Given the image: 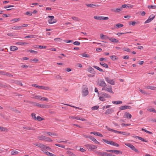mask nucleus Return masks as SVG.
<instances>
[{
	"label": "nucleus",
	"instance_id": "47",
	"mask_svg": "<svg viewBox=\"0 0 156 156\" xmlns=\"http://www.w3.org/2000/svg\"><path fill=\"white\" fill-rule=\"evenodd\" d=\"M29 51H30V53H33L37 54L38 53L37 51L33 50H29Z\"/></svg>",
	"mask_w": 156,
	"mask_h": 156
},
{
	"label": "nucleus",
	"instance_id": "18",
	"mask_svg": "<svg viewBox=\"0 0 156 156\" xmlns=\"http://www.w3.org/2000/svg\"><path fill=\"white\" fill-rule=\"evenodd\" d=\"M13 83L18 85H20L22 86L23 85L22 83L20 81H18L17 80H13Z\"/></svg>",
	"mask_w": 156,
	"mask_h": 156
},
{
	"label": "nucleus",
	"instance_id": "37",
	"mask_svg": "<svg viewBox=\"0 0 156 156\" xmlns=\"http://www.w3.org/2000/svg\"><path fill=\"white\" fill-rule=\"evenodd\" d=\"M123 49L124 51H126L127 52H130V50L129 48H126V47H124L123 48Z\"/></svg>",
	"mask_w": 156,
	"mask_h": 156
},
{
	"label": "nucleus",
	"instance_id": "58",
	"mask_svg": "<svg viewBox=\"0 0 156 156\" xmlns=\"http://www.w3.org/2000/svg\"><path fill=\"white\" fill-rule=\"evenodd\" d=\"M21 67L25 69H27L28 67V66L27 65H24L22 66Z\"/></svg>",
	"mask_w": 156,
	"mask_h": 156
},
{
	"label": "nucleus",
	"instance_id": "25",
	"mask_svg": "<svg viewBox=\"0 0 156 156\" xmlns=\"http://www.w3.org/2000/svg\"><path fill=\"white\" fill-rule=\"evenodd\" d=\"M112 102L115 104H119L122 103V102L121 101H113Z\"/></svg>",
	"mask_w": 156,
	"mask_h": 156
},
{
	"label": "nucleus",
	"instance_id": "40",
	"mask_svg": "<svg viewBox=\"0 0 156 156\" xmlns=\"http://www.w3.org/2000/svg\"><path fill=\"white\" fill-rule=\"evenodd\" d=\"M69 118H71L72 119H75L77 120H79L80 119V117H79L78 116H72V117H69Z\"/></svg>",
	"mask_w": 156,
	"mask_h": 156
},
{
	"label": "nucleus",
	"instance_id": "1",
	"mask_svg": "<svg viewBox=\"0 0 156 156\" xmlns=\"http://www.w3.org/2000/svg\"><path fill=\"white\" fill-rule=\"evenodd\" d=\"M32 86L35 87H37L38 88L42 89L45 90H48L49 89V87H48L40 86H38L37 84H32Z\"/></svg>",
	"mask_w": 156,
	"mask_h": 156
},
{
	"label": "nucleus",
	"instance_id": "35",
	"mask_svg": "<svg viewBox=\"0 0 156 156\" xmlns=\"http://www.w3.org/2000/svg\"><path fill=\"white\" fill-rule=\"evenodd\" d=\"M7 129L5 128V127H3L2 126H0V130H1V131H7Z\"/></svg>",
	"mask_w": 156,
	"mask_h": 156
},
{
	"label": "nucleus",
	"instance_id": "50",
	"mask_svg": "<svg viewBox=\"0 0 156 156\" xmlns=\"http://www.w3.org/2000/svg\"><path fill=\"white\" fill-rule=\"evenodd\" d=\"M39 48L40 49H43V48L45 49L46 48V46L39 45Z\"/></svg>",
	"mask_w": 156,
	"mask_h": 156
},
{
	"label": "nucleus",
	"instance_id": "16",
	"mask_svg": "<svg viewBox=\"0 0 156 156\" xmlns=\"http://www.w3.org/2000/svg\"><path fill=\"white\" fill-rule=\"evenodd\" d=\"M109 40L113 43H118L119 42V41L118 40L113 37H110V38H109Z\"/></svg>",
	"mask_w": 156,
	"mask_h": 156
},
{
	"label": "nucleus",
	"instance_id": "4",
	"mask_svg": "<svg viewBox=\"0 0 156 156\" xmlns=\"http://www.w3.org/2000/svg\"><path fill=\"white\" fill-rule=\"evenodd\" d=\"M105 79L107 82L110 84L114 85L115 84V82L113 80H111L108 77H106Z\"/></svg>",
	"mask_w": 156,
	"mask_h": 156
},
{
	"label": "nucleus",
	"instance_id": "34",
	"mask_svg": "<svg viewBox=\"0 0 156 156\" xmlns=\"http://www.w3.org/2000/svg\"><path fill=\"white\" fill-rule=\"evenodd\" d=\"M35 35H30L25 37V38H33L35 37Z\"/></svg>",
	"mask_w": 156,
	"mask_h": 156
},
{
	"label": "nucleus",
	"instance_id": "14",
	"mask_svg": "<svg viewBox=\"0 0 156 156\" xmlns=\"http://www.w3.org/2000/svg\"><path fill=\"white\" fill-rule=\"evenodd\" d=\"M90 134H93L94 135L96 136H103L100 133L96 132H92L90 133Z\"/></svg>",
	"mask_w": 156,
	"mask_h": 156
},
{
	"label": "nucleus",
	"instance_id": "20",
	"mask_svg": "<svg viewBox=\"0 0 156 156\" xmlns=\"http://www.w3.org/2000/svg\"><path fill=\"white\" fill-rule=\"evenodd\" d=\"M139 22H135V21H132L131 22H129V25H132L134 26L136 24H138Z\"/></svg>",
	"mask_w": 156,
	"mask_h": 156
},
{
	"label": "nucleus",
	"instance_id": "2",
	"mask_svg": "<svg viewBox=\"0 0 156 156\" xmlns=\"http://www.w3.org/2000/svg\"><path fill=\"white\" fill-rule=\"evenodd\" d=\"M48 17L50 18V19L48 20V22L49 23L52 24L56 22V20L54 19V16H48Z\"/></svg>",
	"mask_w": 156,
	"mask_h": 156
},
{
	"label": "nucleus",
	"instance_id": "27",
	"mask_svg": "<svg viewBox=\"0 0 156 156\" xmlns=\"http://www.w3.org/2000/svg\"><path fill=\"white\" fill-rule=\"evenodd\" d=\"M110 58L112 60H116L118 59V58H117V57L115 55H112L110 56Z\"/></svg>",
	"mask_w": 156,
	"mask_h": 156
},
{
	"label": "nucleus",
	"instance_id": "32",
	"mask_svg": "<svg viewBox=\"0 0 156 156\" xmlns=\"http://www.w3.org/2000/svg\"><path fill=\"white\" fill-rule=\"evenodd\" d=\"M147 7L149 9H155L156 8V5H149Z\"/></svg>",
	"mask_w": 156,
	"mask_h": 156
},
{
	"label": "nucleus",
	"instance_id": "48",
	"mask_svg": "<svg viewBox=\"0 0 156 156\" xmlns=\"http://www.w3.org/2000/svg\"><path fill=\"white\" fill-rule=\"evenodd\" d=\"M99 100L102 101H104L105 100V99L104 98V97L102 96L100 97L99 98Z\"/></svg>",
	"mask_w": 156,
	"mask_h": 156
},
{
	"label": "nucleus",
	"instance_id": "6",
	"mask_svg": "<svg viewBox=\"0 0 156 156\" xmlns=\"http://www.w3.org/2000/svg\"><path fill=\"white\" fill-rule=\"evenodd\" d=\"M112 130L114 131H115V133H121L123 135H125L126 136H130V134L129 133L125 132H121V131H119L117 130H115L113 129H112Z\"/></svg>",
	"mask_w": 156,
	"mask_h": 156
},
{
	"label": "nucleus",
	"instance_id": "5",
	"mask_svg": "<svg viewBox=\"0 0 156 156\" xmlns=\"http://www.w3.org/2000/svg\"><path fill=\"white\" fill-rule=\"evenodd\" d=\"M155 17V16L152 15L149 17L148 19L145 21L144 23H149L152 20H153L154 19V18Z\"/></svg>",
	"mask_w": 156,
	"mask_h": 156
},
{
	"label": "nucleus",
	"instance_id": "8",
	"mask_svg": "<svg viewBox=\"0 0 156 156\" xmlns=\"http://www.w3.org/2000/svg\"><path fill=\"white\" fill-rule=\"evenodd\" d=\"M122 10V7H121L120 8H117L116 9L115 8H112L111 9V11L112 12H119L120 11H121Z\"/></svg>",
	"mask_w": 156,
	"mask_h": 156
},
{
	"label": "nucleus",
	"instance_id": "59",
	"mask_svg": "<svg viewBox=\"0 0 156 156\" xmlns=\"http://www.w3.org/2000/svg\"><path fill=\"white\" fill-rule=\"evenodd\" d=\"M123 58L124 59H129V57L128 55H126L123 57Z\"/></svg>",
	"mask_w": 156,
	"mask_h": 156
},
{
	"label": "nucleus",
	"instance_id": "44",
	"mask_svg": "<svg viewBox=\"0 0 156 156\" xmlns=\"http://www.w3.org/2000/svg\"><path fill=\"white\" fill-rule=\"evenodd\" d=\"M20 19L19 18L18 19H14L13 20H11L10 21L11 22L12 21H14V22H17Z\"/></svg>",
	"mask_w": 156,
	"mask_h": 156
},
{
	"label": "nucleus",
	"instance_id": "57",
	"mask_svg": "<svg viewBox=\"0 0 156 156\" xmlns=\"http://www.w3.org/2000/svg\"><path fill=\"white\" fill-rule=\"evenodd\" d=\"M16 44L19 45H22L24 44V43L20 42H17Z\"/></svg>",
	"mask_w": 156,
	"mask_h": 156
},
{
	"label": "nucleus",
	"instance_id": "3",
	"mask_svg": "<svg viewBox=\"0 0 156 156\" xmlns=\"http://www.w3.org/2000/svg\"><path fill=\"white\" fill-rule=\"evenodd\" d=\"M112 86L109 87L108 88L107 87H103L102 90H105L112 94H113L114 92L112 90Z\"/></svg>",
	"mask_w": 156,
	"mask_h": 156
},
{
	"label": "nucleus",
	"instance_id": "15",
	"mask_svg": "<svg viewBox=\"0 0 156 156\" xmlns=\"http://www.w3.org/2000/svg\"><path fill=\"white\" fill-rule=\"evenodd\" d=\"M114 111L112 108H110L107 109L105 112V113L106 114H109L112 113Z\"/></svg>",
	"mask_w": 156,
	"mask_h": 156
},
{
	"label": "nucleus",
	"instance_id": "45",
	"mask_svg": "<svg viewBox=\"0 0 156 156\" xmlns=\"http://www.w3.org/2000/svg\"><path fill=\"white\" fill-rule=\"evenodd\" d=\"M80 44V42L78 41H75L73 43V44L76 45H79Z\"/></svg>",
	"mask_w": 156,
	"mask_h": 156
},
{
	"label": "nucleus",
	"instance_id": "52",
	"mask_svg": "<svg viewBox=\"0 0 156 156\" xmlns=\"http://www.w3.org/2000/svg\"><path fill=\"white\" fill-rule=\"evenodd\" d=\"M121 7H122V9H123V8H129V6L126 5V4H124V5H122Z\"/></svg>",
	"mask_w": 156,
	"mask_h": 156
},
{
	"label": "nucleus",
	"instance_id": "36",
	"mask_svg": "<svg viewBox=\"0 0 156 156\" xmlns=\"http://www.w3.org/2000/svg\"><path fill=\"white\" fill-rule=\"evenodd\" d=\"M23 128L26 129L28 130H33L32 128H31L30 127L27 126H26L23 127Z\"/></svg>",
	"mask_w": 156,
	"mask_h": 156
},
{
	"label": "nucleus",
	"instance_id": "9",
	"mask_svg": "<svg viewBox=\"0 0 156 156\" xmlns=\"http://www.w3.org/2000/svg\"><path fill=\"white\" fill-rule=\"evenodd\" d=\"M124 117L125 118L130 119L131 118L132 115L129 112H126L125 113Z\"/></svg>",
	"mask_w": 156,
	"mask_h": 156
},
{
	"label": "nucleus",
	"instance_id": "42",
	"mask_svg": "<svg viewBox=\"0 0 156 156\" xmlns=\"http://www.w3.org/2000/svg\"><path fill=\"white\" fill-rule=\"evenodd\" d=\"M36 114L35 113H32L31 114V116L32 118L34 119L35 120H36V117L35 116Z\"/></svg>",
	"mask_w": 156,
	"mask_h": 156
},
{
	"label": "nucleus",
	"instance_id": "46",
	"mask_svg": "<svg viewBox=\"0 0 156 156\" xmlns=\"http://www.w3.org/2000/svg\"><path fill=\"white\" fill-rule=\"evenodd\" d=\"M88 7H92L93 6H95L96 5L93 4H88L86 5Z\"/></svg>",
	"mask_w": 156,
	"mask_h": 156
},
{
	"label": "nucleus",
	"instance_id": "21",
	"mask_svg": "<svg viewBox=\"0 0 156 156\" xmlns=\"http://www.w3.org/2000/svg\"><path fill=\"white\" fill-rule=\"evenodd\" d=\"M22 28V27L21 26H14L12 28V29L13 30H19Z\"/></svg>",
	"mask_w": 156,
	"mask_h": 156
},
{
	"label": "nucleus",
	"instance_id": "11",
	"mask_svg": "<svg viewBox=\"0 0 156 156\" xmlns=\"http://www.w3.org/2000/svg\"><path fill=\"white\" fill-rule=\"evenodd\" d=\"M101 95L103 97L105 98H111V96L105 93L104 92H101L100 93Z\"/></svg>",
	"mask_w": 156,
	"mask_h": 156
},
{
	"label": "nucleus",
	"instance_id": "51",
	"mask_svg": "<svg viewBox=\"0 0 156 156\" xmlns=\"http://www.w3.org/2000/svg\"><path fill=\"white\" fill-rule=\"evenodd\" d=\"M62 40L60 38H55L54 39V40L55 41H59V42H60V41Z\"/></svg>",
	"mask_w": 156,
	"mask_h": 156
},
{
	"label": "nucleus",
	"instance_id": "12",
	"mask_svg": "<svg viewBox=\"0 0 156 156\" xmlns=\"http://www.w3.org/2000/svg\"><path fill=\"white\" fill-rule=\"evenodd\" d=\"M87 71L93 74H95V72L94 69L90 66H89V67L87 69Z\"/></svg>",
	"mask_w": 156,
	"mask_h": 156
},
{
	"label": "nucleus",
	"instance_id": "61",
	"mask_svg": "<svg viewBox=\"0 0 156 156\" xmlns=\"http://www.w3.org/2000/svg\"><path fill=\"white\" fill-rule=\"evenodd\" d=\"M110 38V37H109L106 35H105L104 37V39H109V38Z\"/></svg>",
	"mask_w": 156,
	"mask_h": 156
},
{
	"label": "nucleus",
	"instance_id": "41",
	"mask_svg": "<svg viewBox=\"0 0 156 156\" xmlns=\"http://www.w3.org/2000/svg\"><path fill=\"white\" fill-rule=\"evenodd\" d=\"M116 26L118 28L121 27L123 26V25L122 24L120 23H118L116 24Z\"/></svg>",
	"mask_w": 156,
	"mask_h": 156
},
{
	"label": "nucleus",
	"instance_id": "22",
	"mask_svg": "<svg viewBox=\"0 0 156 156\" xmlns=\"http://www.w3.org/2000/svg\"><path fill=\"white\" fill-rule=\"evenodd\" d=\"M48 136H57L58 135L55 132H48Z\"/></svg>",
	"mask_w": 156,
	"mask_h": 156
},
{
	"label": "nucleus",
	"instance_id": "63",
	"mask_svg": "<svg viewBox=\"0 0 156 156\" xmlns=\"http://www.w3.org/2000/svg\"><path fill=\"white\" fill-rule=\"evenodd\" d=\"M5 73L3 71H0V74L5 75Z\"/></svg>",
	"mask_w": 156,
	"mask_h": 156
},
{
	"label": "nucleus",
	"instance_id": "26",
	"mask_svg": "<svg viewBox=\"0 0 156 156\" xmlns=\"http://www.w3.org/2000/svg\"><path fill=\"white\" fill-rule=\"evenodd\" d=\"M93 67L94 68H95V69H97V70H98L100 72H103L104 71L102 69H101L99 67H98L97 66H93Z\"/></svg>",
	"mask_w": 156,
	"mask_h": 156
},
{
	"label": "nucleus",
	"instance_id": "13",
	"mask_svg": "<svg viewBox=\"0 0 156 156\" xmlns=\"http://www.w3.org/2000/svg\"><path fill=\"white\" fill-rule=\"evenodd\" d=\"M98 83L99 86L103 87L106 86V83L103 80H100V82H98Z\"/></svg>",
	"mask_w": 156,
	"mask_h": 156
},
{
	"label": "nucleus",
	"instance_id": "39",
	"mask_svg": "<svg viewBox=\"0 0 156 156\" xmlns=\"http://www.w3.org/2000/svg\"><path fill=\"white\" fill-rule=\"evenodd\" d=\"M99 108V106L98 105H96L94 106H93L92 107L91 109L93 110H97L98 108Z\"/></svg>",
	"mask_w": 156,
	"mask_h": 156
},
{
	"label": "nucleus",
	"instance_id": "17",
	"mask_svg": "<svg viewBox=\"0 0 156 156\" xmlns=\"http://www.w3.org/2000/svg\"><path fill=\"white\" fill-rule=\"evenodd\" d=\"M146 88L148 89H150L151 90H156V87L150 86H147L146 87Z\"/></svg>",
	"mask_w": 156,
	"mask_h": 156
},
{
	"label": "nucleus",
	"instance_id": "53",
	"mask_svg": "<svg viewBox=\"0 0 156 156\" xmlns=\"http://www.w3.org/2000/svg\"><path fill=\"white\" fill-rule=\"evenodd\" d=\"M64 41L66 43H69L70 42H73V41L72 40H65Z\"/></svg>",
	"mask_w": 156,
	"mask_h": 156
},
{
	"label": "nucleus",
	"instance_id": "38",
	"mask_svg": "<svg viewBox=\"0 0 156 156\" xmlns=\"http://www.w3.org/2000/svg\"><path fill=\"white\" fill-rule=\"evenodd\" d=\"M131 32H126V33H119V32H118V33H117V34H116L119 36H120L121 35H122V34H126V33H131Z\"/></svg>",
	"mask_w": 156,
	"mask_h": 156
},
{
	"label": "nucleus",
	"instance_id": "24",
	"mask_svg": "<svg viewBox=\"0 0 156 156\" xmlns=\"http://www.w3.org/2000/svg\"><path fill=\"white\" fill-rule=\"evenodd\" d=\"M100 64L103 66L104 67H105L106 68H108V65L105 63H102L101 62H100Z\"/></svg>",
	"mask_w": 156,
	"mask_h": 156
},
{
	"label": "nucleus",
	"instance_id": "19",
	"mask_svg": "<svg viewBox=\"0 0 156 156\" xmlns=\"http://www.w3.org/2000/svg\"><path fill=\"white\" fill-rule=\"evenodd\" d=\"M18 49L17 47L16 46H12L10 48V49L12 51H15Z\"/></svg>",
	"mask_w": 156,
	"mask_h": 156
},
{
	"label": "nucleus",
	"instance_id": "49",
	"mask_svg": "<svg viewBox=\"0 0 156 156\" xmlns=\"http://www.w3.org/2000/svg\"><path fill=\"white\" fill-rule=\"evenodd\" d=\"M48 99L47 98L43 97H42V98H41V100L48 101Z\"/></svg>",
	"mask_w": 156,
	"mask_h": 156
},
{
	"label": "nucleus",
	"instance_id": "43",
	"mask_svg": "<svg viewBox=\"0 0 156 156\" xmlns=\"http://www.w3.org/2000/svg\"><path fill=\"white\" fill-rule=\"evenodd\" d=\"M142 130L144 131L145 132L148 133L149 134H152V133L151 132H150L149 131H148L146 130V129H143V128H142Z\"/></svg>",
	"mask_w": 156,
	"mask_h": 156
},
{
	"label": "nucleus",
	"instance_id": "64",
	"mask_svg": "<svg viewBox=\"0 0 156 156\" xmlns=\"http://www.w3.org/2000/svg\"><path fill=\"white\" fill-rule=\"evenodd\" d=\"M143 48V47L142 46H139L137 47V48L139 49H141Z\"/></svg>",
	"mask_w": 156,
	"mask_h": 156
},
{
	"label": "nucleus",
	"instance_id": "33",
	"mask_svg": "<svg viewBox=\"0 0 156 156\" xmlns=\"http://www.w3.org/2000/svg\"><path fill=\"white\" fill-rule=\"evenodd\" d=\"M31 103L33 104L34 106H36L38 107H40L41 104H40L38 103L32 102H31Z\"/></svg>",
	"mask_w": 156,
	"mask_h": 156
},
{
	"label": "nucleus",
	"instance_id": "60",
	"mask_svg": "<svg viewBox=\"0 0 156 156\" xmlns=\"http://www.w3.org/2000/svg\"><path fill=\"white\" fill-rule=\"evenodd\" d=\"M140 91L143 94H146V92L144 90H140Z\"/></svg>",
	"mask_w": 156,
	"mask_h": 156
},
{
	"label": "nucleus",
	"instance_id": "29",
	"mask_svg": "<svg viewBox=\"0 0 156 156\" xmlns=\"http://www.w3.org/2000/svg\"><path fill=\"white\" fill-rule=\"evenodd\" d=\"M147 110L150 112L156 113V111L154 108H148L147 109Z\"/></svg>",
	"mask_w": 156,
	"mask_h": 156
},
{
	"label": "nucleus",
	"instance_id": "10",
	"mask_svg": "<svg viewBox=\"0 0 156 156\" xmlns=\"http://www.w3.org/2000/svg\"><path fill=\"white\" fill-rule=\"evenodd\" d=\"M83 95V96H86L88 94V91L87 88L85 87L84 89L82 91Z\"/></svg>",
	"mask_w": 156,
	"mask_h": 156
},
{
	"label": "nucleus",
	"instance_id": "31",
	"mask_svg": "<svg viewBox=\"0 0 156 156\" xmlns=\"http://www.w3.org/2000/svg\"><path fill=\"white\" fill-rule=\"evenodd\" d=\"M44 119V118L41 117L40 116H38L36 118V120H37L38 121H41L43 120Z\"/></svg>",
	"mask_w": 156,
	"mask_h": 156
},
{
	"label": "nucleus",
	"instance_id": "56",
	"mask_svg": "<svg viewBox=\"0 0 156 156\" xmlns=\"http://www.w3.org/2000/svg\"><path fill=\"white\" fill-rule=\"evenodd\" d=\"M108 17H107L102 16V20H107L108 19Z\"/></svg>",
	"mask_w": 156,
	"mask_h": 156
},
{
	"label": "nucleus",
	"instance_id": "62",
	"mask_svg": "<svg viewBox=\"0 0 156 156\" xmlns=\"http://www.w3.org/2000/svg\"><path fill=\"white\" fill-rule=\"evenodd\" d=\"M102 50V49L101 48H97L96 49V51H97L100 52Z\"/></svg>",
	"mask_w": 156,
	"mask_h": 156
},
{
	"label": "nucleus",
	"instance_id": "7",
	"mask_svg": "<svg viewBox=\"0 0 156 156\" xmlns=\"http://www.w3.org/2000/svg\"><path fill=\"white\" fill-rule=\"evenodd\" d=\"M131 108V107L130 106L127 105H124L122 106L119 107V109L120 110H123L126 109H130Z\"/></svg>",
	"mask_w": 156,
	"mask_h": 156
},
{
	"label": "nucleus",
	"instance_id": "54",
	"mask_svg": "<svg viewBox=\"0 0 156 156\" xmlns=\"http://www.w3.org/2000/svg\"><path fill=\"white\" fill-rule=\"evenodd\" d=\"M41 98H42L40 96H36L35 97V98L37 99H39L41 100Z\"/></svg>",
	"mask_w": 156,
	"mask_h": 156
},
{
	"label": "nucleus",
	"instance_id": "30",
	"mask_svg": "<svg viewBox=\"0 0 156 156\" xmlns=\"http://www.w3.org/2000/svg\"><path fill=\"white\" fill-rule=\"evenodd\" d=\"M94 18L95 19L98 20H102V16H94Z\"/></svg>",
	"mask_w": 156,
	"mask_h": 156
},
{
	"label": "nucleus",
	"instance_id": "23",
	"mask_svg": "<svg viewBox=\"0 0 156 156\" xmlns=\"http://www.w3.org/2000/svg\"><path fill=\"white\" fill-rule=\"evenodd\" d=\"M81 55L83 57L86 58H90V56L87 54L86 53H82L81 54Z\"/></svg>",
	"mask_w": 156,
	"mask_h": 156
},
{
	"label": "nucleus",
	"instance_id": "55",
	"mask_svg": "<svg viewBox=\"0 0 156 156\" xmlns=\"http://www.w3.org/2000/svg\"><path fill=\"white\" fill-rule=\"evenodd\" d=\"M5 75H6L7 76H13V75H12L10 73H5Z\"/></svg>",
	"mask_w": 156,
	"mask_h": 156
},
{
	"label": "nucleus",
	"instance_id": "28",
	"mask_svg": "<svg viewBox=\"0 0 156 156\" xmlns=\"http://www.w3.org/2000/svg\"><path fill=\"white\" fill-rule=\"evenodd\" d=\"M40 107L42 108H48L49 107V105H41Z\"/></svg>",
	"mask_w": 156,
	"mask_h": 156
}]
</instances>
